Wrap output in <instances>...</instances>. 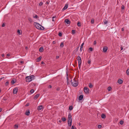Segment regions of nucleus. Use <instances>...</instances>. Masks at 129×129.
<instances>
[{"label":"nucleus","instance_id":"nucleus-16","mask_svg":"<svg viewBox=\"0 0 129 129\" xmlns=\"http://www.w3.org/2000/svg\"><path fill=\"white\" fill-rule=\"evenodd\" d=\"M40 94H38L34 96V99H37L39 96Z\"/></svg>","mask_w":129,"mask_h":129},{"label":"nucleus","instance_id":"nucleus-53","mask_svg":"<svg viewBox=\"0 0 129 129\" xmlns=\"http://www.w3.org/2000/svg\"><path fill=\"white\" fill-rule=\"evenodd\" d=\"M55 43H56L55 41H53V44H55Z\"/></svg>","mask_w":129,"mask_h":129},{"label":"nucleus","instance_id":"nucleus-38","mask_svg":"<svg viewBox=\"0 0 129 129\" xmlns=\"http://www.w3.org/2000/svg\"><path fill=\"white\" fill-rule=\"evenodd\" d=\"M71 129H77L74 126L72 125V128Z\"/></svg>","mask_w":129,"mask_h":129},{"label":"nucleus","instance_id":"nucleus-31","mask_svg":"<svg viewBox=\"0 0 129 129\" xmlns=\"http://www.w3.org/2000/svg\"><path fill=\"white\" fill-rule=\"evenodd\" d=\"M43 3L42 2H40L39 4V6H41L43 4Z\"/></svg>","mask_w":129,"mask_h":129},{"label":"nucleus","instance_id":"nucleus-35","mask_svg":"<svg viewBox=\"0 0 129 129\" xmlns=\"http://www.w3.org/2000/svg\"><path fill=\"white\" fill-rule=\"evenodd\" d=\"M77 24L78 26H81L80 23L79 22H78Z\"/></svg>","mask_w":129,"mask_h":129},{"label":"nucleus","instance_id":"nucleus-23","mask_svg":"<svg viewBox=\"0 0 129 129\" xmlns=\"http://www.w3.org/2000/svg\"><path fill=\"white\" fill-rule=\"evenodd\" d=\"M33 18H34L37 19L38 18V16L37 15L35 14V16H33Z\"/></svg>","mask_w":129,"mask_h":129},{"label":"nucleus","instance_id":"nucleus-56","mask_svg":"<svg viewBox=\"0 0 129 129\" xmlns=\"http://www.w3.org/2000/svg\"><path fill=\"white\" fill-rule=\"evenodd\" d=\"M121 30L122 31H123L124 30V29L123 28H121Z\"/></svg>","mask_w":129,"mask_h":129},{"label":"nucleus","instance_id":"nucleus-44","mask_svg":"<svg viewBox=\"0 0 129 129\" xmlns=\"http://www.w3.org/2000/svg\"><path fill=\"white\" fill-rule=\"evenodd\" d=\"M98 127L99 128H100L102 127V126L100 125H99L98 126Z\"/></svg>","mask_w":129,"mask_h":129},{"label":"nucleus","instance_id":"nucleus-45","mask_svg":"<svg viewBox=\"0 0 129 129\" xmlns=\"http://www.w3.org/2000/svg\"><path fill=\"white\" fill-rule=\"evenodd\" d=\"M84 44V43H83L81 44V46H80V47H81V48L82 47V48H83V45Z\"/></svg>","mask_w":129,"mask_h":129},{"label":"nucleus","instance_id":"nucleus-17","mask_svg":"<svg viewBox=\"0 0 129 129\" xmlns=\"http://www.w3.org/2000/svg\"><path fill=\"white\" fill-rule=\"evenodd\" d=\"M43 50H44V49H43V48L42 47H41L39 48V51L40 52H43Z\"/></svg>","mask_w":129,"mask_h":129},{"label":"nucleus","instance_id":"nucleus-47","mask_svg":"<svg viewBox=\"0 0 129 129\" xmlns=\"http://www.w3.org/2000/svg\"><path fill=\"white\" fill-rule=\"evenodd\" d=\"M60 89V88L59 87H58L56 88V90L57 91L59 90Z\"/></svg>","mask_w":129,"mask_h":129},{"label":"nucleus","instance_id":"nucleus-54","mask_svg":"<svg viewBox=\"0 0 129 129\" xmlns=\"http://www.w3.org/2000/svg\"><path fill=\"white\" fill-rule=\"evenodd\" d=\"M120 48H121V50H122L123 49V48L122 47H120Z\"/></svg>","mask_w":129,"mask_h":129},{"label":"nucleus","instance_id":"nucleus-41","mask_svg":"<svg viewBox=\"0 0 129 129\" xmlns=\"http://www.w3.org/2000/svg\"><path fill=\"white\" fill-rule=\"evenodd\" d=\"M89 50L90 51H93V48L92 47H90L89 48Z\"/></svg>","mask_w":129,"mask_h":129},{"label":"nucleus","instance_id":"nucleus-61","mask_svg":"<svg viewBox=\"0 0 129 129\" xmlns=\"http://www.w3.org/2000/svg\"><path fill=\"white\" fill-rule=\"evenodd\" d=\"M25 49H28V47H25Z\"/></svg>","mask_w":129,"mask_h":129},{"label":"nucleus","instance_id":"nucleus-52","mask_svg":"<svg viewBox=\"0 0 129 129\" xmlns=\"http://www.w3.org/2000/svg\"><path fill=\"white\" fill-rule=\"evenodd\" d=\"M49 4V3L47 1L46 3V4L47 5L48 4Z\"/></svg>","mask_w":129,"mask_h":129},{"label":"nucleus","instance_id":"nucleus-12","mask_svg":"<svg viewBox=\"0 0 129 129\" xmlns=\"http://www.w3.org/2000/svg\"><path fill=\"white\" fill-rule=\"evenodd\" d=\"M68 4H66L64 7H63V10H65L66 9L68 8Z\"/></svg>","mask_w":129,"mask_h":129},{"label":"nucleus","instance_id":"nucleus-5","mask_svg":"<svg viewBox=\"0 0 129 129\" xmlns=\"http://www.w3.org/2000/svg\"><path fill=\"white\" fill-rule=\"evenodd\" d=\"M18 88L17 87L14 88L13 90V94H16L18 92Z\"/></svg>","mask_w":129,"mask_h":129},{"label":"nucleus","instance_id":"nucleus-40","mask_svg":"<svg viewBox=\"0 0 129 129\" xmlns=\"http://www.w3.org/2000/svg\"><path fill=\"white\" fill-rule=\"evenodd\" d=\"M15 127L16 128H18V125L17 124H15Z\"/></svg>","mask_w":129,"mask_h":129},{"label":"nucleus","instance_id":"nucleus-22","mask_svg":"<svg viewBox=\"0 0 129 129\" xmlns=\"http://www.w3.org/2000/svg\"><path fill=\"white\" fill-rule=\"evenodd\" d=\"M56 17L55 16H54L52 17V21H54L56 20Z\"/></svg>","mask_w":129,"mask_h":129},{"label":"nucleus","instance_id":"nucleus-55","mask_svg":"<svg viewBox=\"0 0 129 129\" xmlns=\"http://www.w3.org/2000/svg\"><path fill=\"white\" fill-rule=\"evenodd\" d=\"M7 56H10V54L9 53L7 54Z\"/></svg>","mask_w":129,"mask_h":129},{"label":"nucleus","instance_id":"nucleus-33","mask_svg":"<svg viewBox=\"0 0 129 129\" xmlns=\"http://www.w3.org/2000/svg\"><path fill=\"white\" fill-rule=\"evenodd\" d=\"M17 32L19 35H20L21 34L20 33V30H19L18 29L17 30Z\"/></svg>","mask_w":129,"mask_h":129},{"label":"nucleus","instance_id":"nucleus-7","mask_svg":"<svg viewBox=\"0 0 129 129\" xmlns=\"http://www.w3.org/2000/svg\"><path fill=\"white\" fill-rule=\"evenodd\" d=\"M64 22L66 24H67L70 25V21L68 19H66L64 20Z\"/></svg>","mask_w":129,"mask_h":129},{"label":"nucleus","instance_id":"nucleus-1","mask_svg":"<svg viewBox=\"0 0 129 129\" xmlns=\"http://www.w3.org/2000/svg\"><path fill=\"white\" fill-rule=\"evenodd\" d=\"M34 25L38 29L41 30H44L45 29L43 26L38 23L35 22Z\"/></svg>","mask_w":129,"mask_h":129},{"label":"nucleus","instance_id":"nucleus-21","mask_svg":"<svg viewBox=\"0 0 129 129\" xmlns=\"http://www.w3.org/2000/svg\"><path fill=\"white\" fill-rule=\"evenodd\" d=\"M61 119L63 122L65 121L66 120V118L64 117H62L61 118Z\"/></svg>","mask_w":129,"mask_h":129},{"label":"nucleus","instance_id":"nucleus-32","mask_svg":"<svg viewBox=\"0 0 129 129\" xmlns=\"http://www.w3.org/2000/svg\"><path fill=\"white\" fill-rule=\"evenodd\" d=\"M9 84V82L8 81L6 82L5 84V85L6 86H8V85Z\"/></svg>","mask_w":129,"mask_h":129},{"label":"nucleus","instance_id":"nucleus-3","mask_svg":"<svg viewBox=\"0 0 129 129\" xmlns=\"http://www.w3.org/2000/svg\"><path fill=\"white\" fill-rule=\"evenodd\" d=\"M71 84L74 87H76L78 85V82L77 80L74 78L73 80H71Z\"/></svg>","mask_w":129,"mask_h":129},{"label":"nucleus","instance_id":"nucleus-9","mask_svg":"<svg viewBox=\"0 0 129 129\" xmlns=\"http://www.w3.org/2000/svg\"><path fill=\"white\" fill-rule=\"evenodd\" d=\"M44 108L43 106L42 105H40L38 107L37 109L40 110Z\"/></svg>","mask_w":129,"mask_h":129},{"label":"nucleus","instance_id":"nucleus-20","mask_svg":"<svg viewBox=\"0 0 129 129\" xmlns=\"http://www.w3.org/2000/svg\"><path fill=\"white\" fill-rule=\"evenodd\" d=\"M64 43L63 42H61V43L60 44V47H63L64 46V45H63Z\"/></svg>","mask_w":129,"mask_h":129},{"label":"nucleus","instance_id":"nucleus-46","mask_svg":"<svg viewBox=\"0 0 129 129\" xmlns=\"http://www.w3.org/2000/svg\"><path fill=\"white\" fill-rule=\"evenodd\" d=\"M52 87V86L51 85H49L48 86V88H50Z\"/></svg>","mask_w":129,"mask_h":129},{"label":"nucleus","instance_id":"nucleus-57","mask_svg":"<svg viewBox=\"0 0 129 129\" xmlns=\"http://www.w3.org/2000/svg\"><path fill=\"white\" fill-rule=\"evenodd\" d=\"M58 121V122H59L60 123L61 121L60 120H59Z\"/></svg>","mask_w":129,"mask_h":129},{"label":"nucleus","instance_id":"nucleus-37","mask_svg":"<svg viewBox=\"0 0 129 129\" xmlns=\"http://www.w3.org/2000/svg\"><path fill=\"white\" fill-rule=\"evenodd\" d=\"M104 24H105L108 23V21L107 20H105V21H104Z\"/></svg>","mask_w":129,"mask_h":129},{"label":"nucleus","instance_id":"nucleus-28","mask_svg":"<svg viewBox=\"0 0 129 129\" xmlns=\"http://www.w3.org/2000/svg\"><path fill=\"white\" fill-rule=\"evenodd\" d=\"M81 63H80V62L79 63H78L79 68V69H80V68H81Z\"/></svg>","mask_w":129,"mask_h":129},{"label":"nucleus","instance_id":"nucleus-29","mask_svg":"<svg viewBox=\"0 0 129 129\" xmlns=\"http://www.w3.org/2000/svg\"><path fill=\"white\" fill-rule=\"evenodd\" d=\"M111 89H112V88H111V87L110 86H109V87H108V90L109 91H110V90H111Z\"/></svg>","mask_w":129,"mask_h":129},{"label":"nucleus","instance_id":"nucleus-34","mask_svg":"<svg viewBox=\"0 0 129 129\" xmlns=\"http://www.w3.org/2000/svg\"><path fill=\"white\" fill-rule=\"evenodd\" d=\"M123 121L122 120H121L120 122V123L121 124V125H122L123 124Z\"/></svg>","mask_w":129,"mask_h":129},{"label":"nucleus","instance_id":"nucleus-48","mask_svg":"<svg viewBox=\"0 0 129 129\" xmlns=\"http://www.w3.org/2000/svg\"><path fill=\"white\" fill-rule=\"evenodd\" d=\"M5 24H4V23H3V24H2V27H5Z\"/></svg>","mask_w":129,"mask_h":129},{"label":"nucleus","instance_id":"nucleus-6","mask_svg":"<svg viewBox=\"0 0 129 129\" xmlns=\"http://www.w3.org/2000/svg\"><path fill=\"white\" fill-rule=\"evenodd\" d=\"M84 92L86 93H89V90L88 88L85 87L84 88Z\"/></svg>","mask_w":129,"mask_h":129},{"label":"nucleus","instance_id":"nucleus-51","mask_svg":"<svg viewBox=\"0 0 129 129\" xmlns=\"http://www.w3.org/2000/svg\"><path fill=\"white\" fill-rule=\"evenodd\" d=\"M4 55H5V54H4L3 53V54H2V57H4Z\"/></svg>","mask_w":129,"mask_h":129},{"label":"nucleus","instance_id":"nucleus-4","mask_svg":"<svg viewBox=\"0 0 129 129\" xmlns=\"http://www.w3.org/2000/svg\"><path fill=\"white\" fill-rule=\"evenodd\" d=\"M34 76L33 75L26 77L25 78L26 81V82H30L31 81L34 79Z\"/></svg>","mask_w":129,"mask_h":129},{"label":"nucleus","instance_id":"nucleus-2","mask_svg":"<svg viewBox=\"0 0 129 129\" xmlns=\"http://www.w3.org/2000/svg\"><path fill=\"white\" fill-rule=\"evenodd\" d=\"M72 122V116L71 113H69L68 115V126H70L71 125Z\"/></svg>","mask_w":129,"mask_h":129},{"label":"nucleus","instance_id":"nucleus-39","mask_svg":"<svg viewBox=\"0 0 129 129\" xmlns=\"http://www.w3.org/2000/svg\"><path fill=\"white\" fill-rule=\"evenodd\" d=\"M72 33L73 34H74L75 33V31L74 30H73L72 31Z\"/></svg>","mask_w":129,"mask_h":129},{"label":"nucleus","instance_id":"nucleus-49","mask_svg":"<svg viewBox=\"0 0 129 129\" xmlns=\"http://www.w3.org/2000/svg\"><path fill=\"white\" fill-rule=\"evenodd\" d=\"M90 62H91V61H90V60H88V61H87V62H88V64H90Z\"/></svg>","mask_w":129,"mask_h":129},{"label":"nucleus","instance_id":"nucleus-59","mask_svg":"<svg viewBox=\"0 0 129 129\" xmlns=\"http://www.w3.org/2000/svg\"><path fill=\"white\" fill-rule=\"evenodd\" d=\"M44 63V62L43 61L41 62V64H43Z\"/></svg>","mask_w":129,"mask_h":129},{"label":"nucleus","instance_id":"nucleus-13","mask_svg":"<svg viewBox=\"0 0 129 129\" xmlns=\"http://www.w3.org/2000/svg\"><path fill=\"white\" fill-rule=\"evenodd\" d=\"M28 20L29 21L30 23H32L33 22V20L31 18L29 17L28 18Z\"/></svg>","mask_w":129,"mask_h":129},{"label":"nucleus","instance_id":"nucleus-19","mask_svg":"<svg viewBox=\"0 0 129 129\" xmlns=\"http://www.w3.org/2000/svg\"><path fill=\"white\" fill-rule=\"evenodd\" d=\"M25 114L26 115H27V116H28L29 115V114H30V112H29V110H28V111H27L25 113Z\"/></svg>","mask_w":129,"mask_h":129},{"label":"nucleus","instance_id":"nucleus-60","mask_svg":"<svg viewBox=\"0 0 129 129\" xmlns=\"http://www.w3.org/2000/svg\"><path fill=\"white\" fill-rule=\"evenodd\" d=\"M2 111V109L1 108H0V112H1Z\"/></svg>","mask_w":129,"mask_h":129},{"label":"nucleus","instance_id":"nucleus-14","mask_svg":"<svg viewBox=\"0 0 129 129\" xmlns=\"http://www.w3.org/2000/svg\"><path fill=\"white\" fill-rule=\"evenodd\" d=\"M83 98V96L82 95H80L79 97V100H82Z\"/></svg>","mask_w":129,"mask_h":129},{"label":"nucleus","instance_id":"nucleus-26","mask_svg":"<svg viewBox=\"0 0 129 129\" xmlns=\"http://www.w3.org/2000/svg\"><path fill=\"white\" fill-rule=\"evenodd\" d=\"M16 81L14 80H12L11 81V83L13 84L16 82Z\"/></svg>","mask_w":129,"mask_h":129},{"label":"nucleus","instance_id":"nucleus-63","mask_svg":"<svg viewBox=\"0 0 129 129\" xmlns=\"http://www.w3.org/2000/svg\"><path fill=\"white\" fill-rule=\"evenodd\" d=\"M29 105V104H27L26 105V106H28Z\"/></svg>","mask_w":129,"mask_h":129},{"label":"nucleus","instance_id":"nucleus-62","mask_svg":"<svg viewBox=\"0 0 129 129\" xmlns=\"http://www.w3.org/2000/svg\"><path fill=\"white\" fill-rule=\"evenodd\" d=\"M96 41H94V44H96Z\"/></svg>","mask_w":129,"mask_h":129},{"label":"nucleus","instance_id":"nucleus-50","mask_svg":"<svg viewBox=\"0 0 129 129\" xmlns=\"http://www.w3.org/2000/svg\"><path fill=\"white\" fill-rule=\"evenodd\" d=\"M82 47L81 48V47H80V50L81 52V51L82 50Z\"/></svg>","mask_w":129,"mask_h":129},{"label":"nucleus","instance_id":"nucleus-36","mask_svg":"<svg viewBox=\"0 0 129 129\" xmlns=\"http://www.w3.org/2000/svg\"><path fill=\"white\" fill-rule=\"evenodd\" d=\"M73 109V107L72 106H70L69 107V109L71 110Z\"/></svg>","mask_w":129,"mask_h":129},{"label":"nucleus","instance_id":"nucleus-58","mask_svg":"<svg viewBox=\"0 0 129 129\" xmlns=\"http://www.w3.org/2000/svg\"><path fill=\"white\" fill-rule=\"evenodd\" d=\"M4 77H2L1 78H0V79L1 80H2V79H3L4 78Z\"/></svg>","mask_w":129,"mask_h":129},{"label":"nucleus","instance_id":"nucleus-8","mask_svg":"<svg viewBox=\"0 0 129 129\" xmlns=\"http://www.w3.org/2000/svg\"><path fill=\"white\" fill-rule=\"evenodd\" d=\"M77 60L78 61V63H81V60L80 56H78L77 58Z\"/></svg>","mask_w":129,"mask_h":129},{"label":"nucleus","instance_id":"nucleus-18","mask_svg":"<svg viewBox=\"0 0 129 129\" xmlns=\"http://www.w3.org/2000/svg\"><path fill=\"white\" fill-rule=\"evenodd\" d=\"M42 58L41 56H40V57H38L37 59V62H39L41 60Z\"/></svg>","mask_w":129,"mask_h":129},{"label":"nucleus","instance_id":"nucleus-25","mask_svg":"<svg viewBox=\"0 0 129 129\" xmlns=\"http://www.w3.org/2000/svg\"><path fill=\"white\" fill-rule=\"evenodd\" d=\"M89 87L90 88H92L93 87V85L90 83H89Z\"/></svg>","mask_w":129,"mask_h":129},{"label":"nucleus","instance_id":"nucleus-43","mask_svg":"<svg viewBox=\"0 0 129 129\" xmlns=\"http://www.w3.org/2000/svg\"><path fill=\"white\" fill-rule=\"evenodd\" d=\"M58 35L59 36L61 37L62 35V34L61 33L59 32L58 34Z\"/></svg>","mask_w":129,"mask_h":129},{"label":"nucleus","instance_id":"nucleus-27","mask_svg":"<svg viewBox=\"0 0 129 129\" xmlns=\"http://www.w3.org/2000/svg\"><path fill=\"white\" fill-rule=\"evenodd\" d=\"M34 92V89H31L30 91V92L31 94H32Z\"/></svg>","mask_w":129,"mask_h":129},{"label":"nucleus","instance_id":"nucleus-42","mask_svg":"<svg viewBox=\"0 0 129 129\" xmlns=\"http://www.w3.org/2000/svg\"><path fill=\"white\" fill-rule=\"evenodd\" d=\"M121 9L123 10L124 9V6L122 5L121 7Z\"/></svg>","mask_w":129,"mask_h":129},{"label":"nucleus","instance_id":"nucleus-24","mask_svg":"<svg viewBox=\"0 0 129 129\" xmlns=\"http://www.w3.org/2000/svg\"><path fill=\"white\" fill-rule=\"evenodd\" d=\"M94 19L93 18H92L91 19V24H93L94 23Z\"/></svg>","mask_w":129,"mask_h":129},{"label":"nucleus","instance_id":"nucleus-15","mask_svg":"<svg viewBox=\"0 0 129 129\" xmlns=\"http://www.w3.org/2000/svg\"><path fill=\"white\" fill-rule=\"evenodd\" d=\"M101 117L103 119H105L106 117V116L103 113H102L101 115Z\"/></svg>","mask_w":129,"mask_h":129},{"label":"nucleus","instance_id":"nucleus-64","mask_svg":"<svg viewBox=\"0 0 129 129\" xmlns=\"http://www.w3.org/2000/svg\"><path fill=\"white\" fill-rule=\"evenodd\" d=\"M59 58V56H57L56 57V58Z\"/></svg>","mask_w":129,"mask_h":129},{"label":"nucleus","instance_id":"nucleus-30","mask_svg":"<svg viewBox=\"0 0 129 129\" xmlns=\"http://www.w3.org/2000/svg\"><path fill=\"white\" fill-rule=\"evenodd\" d=\"M126 73L128 75H129V69H128L126 70Z\"/></svg>","mask_w":129,"mask_h":129},{"label":"nucleus","instance_id":"nucleus-11","mask_svg":"<svg viewBox=\"0 0 129 129\" xmlns=\"http://www.w3.org/2000/svg\"><path fill=\"white\" fill-rule=\"evenodd\" d=\"M123 82V81L121 79H119L118 81V83L120 84H121Z\"/></svg>","mask_w":129,"mask_h":129},{"label":"nucleus","instance_id":"nucleus-10","mask_svg":"<svg viewBox=\"0 0 129 129\" xmlns=\"http://www.w3.org/2000/svg\"><path fill=\"white\" fill-rule=\"evenodd\" d=\"M108 50V47L106 46H105L103 47V51L105 52H106Z\"/></svg>","mask_w":129,"mask_h":129}]
</instances>
